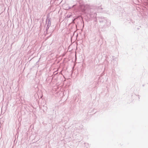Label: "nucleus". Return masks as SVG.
<instances>
[{
  "instance_id": "nucleus-3",
  "label": "nucleus",
  "mask_w": 148,
  "mask_h": 148,
  "mask_svg": "<svg viewBox=\"0 0 148 148\" xmlns=\"http://www.w3.org/2000/svg\"><path fill=\"white\" fill-rule=\"evenodd\" d=\"M51 21L50 18L48 19L47 18L46 20V25L47 27L46 28V30L47 31L48 29H49L50 26L51 25Z\"/></svg>"
},
{
  "instance_id": "nucleus-2",
  "label": "nucleus",
  "mask_w": 148,
  "mask_h": 148,
  "mask_svg": "<svg viewBox=\"0 0 148 148\" xmlns=\"http://www.w3.org/2000/svg\"><path fill=\"white\" fill-rule=\"evenodd\" d=\"M98 19L100 23V27L101 28H106L110 25V22L106 18L103 16L98 17Z\"/></svg>"
},
{
  "instance_id": "nucleus-7",
  "label": "nucleus",
  "mask_w": 148,
  "mask_h": 148,
  "mask_svg": "<svg viewBox=\"0 0 148 148\" xmlns=\"http://www.w3.org/2000/svg\"><path fill=\"white\" fill-rule=\"evenodd\" d=\"M61 73V72H60V73Z\"/></svg>"
},
{
  "instance_id": "nucleus-8",
  "label": "nucleus",
  "mask_w": 148,
  "mask_h": 148,
  "mask_svg": "<svg viewBox=\"0 0 148 148\" xmlns=\"http://www.w3.org/2000/svg\"><path fill=\"white\" fill-rule=\"evenodd\" d=\"M148 1V0H147Z\"/></svg>"
},
{
  "instance_id": "nucleus-6",
  "label": "nucleus",
  "mask_w": 148,
  "mask_h": 148,
  "mask_svg": "<svg viewBox=\"0 0 148 148\" xmlns=\"http://www.w3.org/2000/svg\"><path fill=\"white\" fill-rule=\"evenodd\" d=\"M99 9H102L103 8H100L99 7Z\"/></svg>"
},
{
  "instance_id": "nucleus-5",
  "label": "nucleus",
  "mask_w": 148,
  "mask_h": 148,
  "mask_svg": "<svg viewBox=\"0 0 148 148\" xmlns=\"http://www.w3.org/2000/svg\"><path fill=\"white\" fill-rule=\"evenodd\" d=\"M71 16V14H68L67 15V17L68 18H70Z\"/></svg>"
},
{
  "instance_id": "nucleus-4",
  "label": "nucleus",
  "mask_w": 148,
  "mask_h": 148,
  "mask_svg": "<svg viewBox=\"0 0 148 148\" xmlns=\"http://www.w3.org/2000/svg\"><path fill=\"white\" fill-rule=\"evenodd\" d=\"M58 73L57 72V71H55L54 72V73H53L54 76H55V75L57 74Z\"/></svg>"
},
{
  "instance_id": "nucleus-1",
  "label": "nucleus",
  "mask_w": 148,
  "mask_h": 148,
  "mask_svg": "<svg viewBox=\"0 0 148 148\" xmlns=\"http://www.w3.org/2000/svg\"><path fill=\"white\" fill-rule=\"evenodd\" d=\"M84 9L85 12L88 13L90 18L96 17L97 14L96 12L97 8L96 6L92 7L90 5H86L84 6Z\"/></svg>"
}]
</instances>
